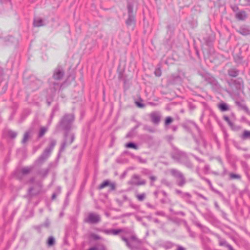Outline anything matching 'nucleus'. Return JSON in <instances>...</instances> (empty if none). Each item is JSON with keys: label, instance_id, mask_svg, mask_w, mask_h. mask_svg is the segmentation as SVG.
I'll use <instances>...</instances> for the list:
<instances>
[{"label": "nucleus", "instance_id": "a878e982", "mask_svg": "<svg viewBox=\"0 0 250 250\" xmlns=\"http://www.w3.org/2000/svg\"><path fill=\"white\" fill-rule=\"evenodd\" d=\"M56 143H57V142L55 140L53 139H50L49 146L48 147H47L46 148L50 149V151H52L53 148L56 145Z\"/></svg>", "mask_w": 250, "mask_h": 250}, {"label": "nucleus", "instance_id": "4468645a", "mask_svg": "<svg viewBox=\"0 0 250 250\" xmlns=\"http://www.w3.org/2000/svg\"><path fill=\"white\" fill-rule=\"evenodd\" d=\"M236 18L241 21H244L247 18V15L244 11H241L236 13Z\"/></svg>", "mask_w": 250, "mask_h": 250}, {"label": "nucleus", "instance_id": "e433bc0d", "mask_svg": "<svg viewBox=\"0 0 250 250\" xmlns=\"http://www.w3.org/2000/svg\"><path fill=\"white\" fill-rule=\"evenodd\" d=\"M109 190H114L116 188V185L114 183H110L109 185Z\"/></svg>", "mask_w": 250, "mask_h": 250}, {"label": "nucleus", "instance_id": "49530a36", "mask_svg": "<svg viewBox=\"0 0 250 250\" xmlns=\"http://www.w3.org/2000/svg\"><path fill=\"white\" fill-rule=\"evenodd\" d=\"M202 179L204 180L205 181H206L208 184L209 185V186L210 187H211L212 186V184H211V182L208 179H206V178H204V177H201Z\"/></svg>", "mask_w": 250, "mask_h": 250}, {"label": "nucleus", "instance_id": "680f3d73", "mask_svg": "<svg viewBox=\"0 0 250 250\" xmlns=\"http://www.w3.org/2000/svg\"><path fill=\"white\" fill-rule=\"evenodd\" d=\"M105 250V248L104 246H102V247L100 250Z\"/></svg>", "mask_w": 250, "mask_h": 250}, {"label": "nucleus", "instance_id": "0eeeda50", "mask_svg": "<svg viewBox=\"0 0 250 250\" xmlns=\"http://www.w3.org/2000/svg\"><path fill=\"white\" fill-rule=\"evenodd\" d=\"M50 149L45 148L42 154L40 157L36 160V164L37 165H40L42 164L49 157L51 153Z\"/></svg>", "mask_w": 250, "mask_h": 250}, {"label": "nucleus", "instance_id": "9b49d317", "mask_svg": "<svg viewBox=\"0 0 250 250\" xmlns=\"http://www.w3.org/2000/svg\"><path fill=\"white\" fill-rule=\"evenodd\" d=\"M121 238L125 242L126 246L131 249H138L141 245V244L138 245L137 242H130L126 238L123 236H121Z\"/></svg>", "mask_w": 250, "mask_h": 250}, {"label": "nucleus", "instance_id": "423d86ee", "mask_svg": "<svg viewBox=\"0 0 250 250\" xmlns=\"http://www.w3.org/2000/svg\"><path fill=\"white\" fill-rule=\"evenodd\" d=\"M74 138L75 136L73 134H69L68 133H65L64 140L61 144L60 152L63 151L66 146L70 145L74 141Z\"/></svg>", "mask_w": 250, "mask_h": 250}, {"label": "nucleus", "instance_id": "7c9ffc66", "mask_svg": "<svg viewBox=\"0 0 250 250\" xmlns=\"http://www.w3.org/2000/svg\"><path fill=\"white\" fill-rule=\"evenodd\" d=\"M55 240L53 236H50L47 240V245L48 246H52L54 245Z\"/></svg>", "mask_w": 250, "mask_h": 250}, {"label": "nucleus", "instance_id": "7ed1b4c3", "mask_svg": "<svg viewBox=\"0 0 250 250\" xmlns=\"http://www.w3.org/2000/svg\"><path fill=\"white\" fill-rule=\"evenodd\" d=\"M171 174L177 179V184L180 187H183L186 183V178L183 174L179 170L172 168L170 170Z\"/></svg>", "mask_w": 250, "mask_h": 250}, {"label": "nucleus", "instance_id": "4d7b16f0", "mask_svg": "<svg viewBox=\"0 0 250 250\" xmlns=\"http://www.w3.org/2000/svg\"><path fill=\"white\" fill-rule=\"evenodd\" d=\"M53 116H54L53 113H52V114H51V117H50V121H49V124H50V123H51V120H52V118H53Z\"/></svg>", "mask_w": 250, "mask_h": 250}, {"label": "nucleus", "instance_id": "bf43d9fd", "mask_svg": "<svg viewBox=\"0 0 250 250\" xmlns=\"http://www.w3.org/2000/svg\"><path fill=\"white\" fill-rule=\"evenodd\" d=\"M172 129H173V131H176V129H177V127L175 126H172Z\"/></svg>", "mask_w": 250, "mask_h": 250}, {"label": "nucleus", "instance_id": "5fc2aeb1", "mask_svg": "<svg viewBox=\"0 0 250 250\" xmlns=\"http://www.w3.org/2000/svg\"><path fill=\"white\" fill-rule=\"evenodd\" d=\"M245 1H246V4L250 5V0H245Z\"/></svg>", "mask_w": 250, "mask_h": 250}, {"label": "nucleus", "instance_id": "1a4fd4ad", "mask_svg": "<svg viewBox=\"0 0 250 250\" xmlns=\"http://www.w3.org/2000/svg\"><path fill=\"white\" fill-rule=\"evenodd\" d=\"M229 85L231 86L234 84L237 89H241L243 87V81L242 79L238 78L236 80H231V82H228Z\"/></svg>", "mask_w": 250, "mask_h": 250}, {"label": "nucleus", "instance_id": "58836bf2", "mask_svg": "<svg viewBox=\"0 0 250 250\" xmlns=\"http://www.w3.org/2000/svg\"><path fill=\"white\" fill-rule=\"evenodd\" d=\"M230 177L231 179H240V176L238 174H234V173H231L230 174Z\"/></svg>", "mask_w": 250, "mask_h": 250}, {"label": "nucleus", "instance_id": "6ab92c4d", "mask_svg": "<svg viewBox=\"0 0 250 250\" xmlns=\"http://www.w3.org/2000/svg\"><path fill=\"white\" fill-rule=\"evenodd\" d=\"M238 32L243 36H247L250 34V30L247 27H241Z\"/></svg>", "mask_w": 250, "mask_h": 250}, {"label": "nucleus", "instance_id": "a18cd8bd", "mask_svg": "<svg viewBox=\"0 0 250 250\" xmlns=\"http://www.w3.org/2000/svg\"><path fill=\"white\" fill-rule=\"evenodd\" d=\"M136 104L139 107H144L145 106L144 104L140 103L139 102H136Z\"/></svg>", "mask_w": 250, "mask_h": 250}, {"label": "nucleus", "instance_id": "4c0bfd02", "mask_svg": "<svg viewBox=\"0 0 250 250\" xmlns=\"http://www.w3.org/2000/svg\"><path fill=\"white\" fill-rule=\"evenodd\" d=\"M154 74L156 76L160 77L161 75V71L159 68L155 69Z\"/></svg>", "mask_w": 250, "mask_h": 250}, {"label": "nucleus", "instance_id": "a19ab883", "mask_svg": "<svg viewBox=\"0 0 250 250\" xmlns=\"http://www.w3.org/2000/svg\"><path fill=\"white\" fill-rule=\"evenodd\" d=\"M224 120L227 122V123L231 126H232L233 124L231 122V121L229 120V118L228 116H224Z\"/></svg>", "mask_w": 250, "mask_h": 250}, {"label": "nucleus", "instance_id": "69168bd1", "mask_svg": "<svg viewBox=\"0 0 250 250\" xmlns=\"http://www.w3.org/2000/svg\"><path fill=\"white\" fill-rule=\"evenodd\" d=\"M55 197H56V195H55V194H53L52 195V198L53 199H55Z\"/></svg>", "mask_w": 250, "mask_h": 250}, {"label": "nucleus", "instance_id": "0e129e2a", "mask_svg": "<svg viewBox=\"0 0 250 250\" xmlns=\"http://www.w3.org/2000/svg\"><path fill=\"white\" fill-rule=\"evenodd\" d=\"M195 158L196 160H197L198 161H200V162H202L203 161H202L201 160L199 159L198 158H197V157L195 156Z\"/></svg>", "mask_w": 250, "mask_h": 250}, {"label": "nucleus", "instance_id": "2eb2a0df", "mask_svg": "<svg viewBox=\"0 0 250 250\" xmlns=\"http://www.w3.org/2000/svg\"><path fill=\"white\" fill-rule=\"evenodd\" d=\"M41 188H42V186H41V185H40L39 186V187L38 188V189H36L35 190V191L33 192V191L34 190V188H31L28 189V194L30 196L37 195L40 192Z\"/></svg>", "mask_w": 250, "mask_h": 250}, {"label": "nucleus", "instance_id": "412c9836", "mask_svg": "<svg viewBox=\"0 0 250 250\" xmlns=\"http://www.w3.org/2000/svg\"><path fill=\"white\" fill-rule=\"evenodd\" d=\"M218 107L221 111H228L229 109L228 105L224 103H220L218 105Z\"/></svg>", "mask_w": 250, "mask_h": 250}, {"label": "nucleus", "instance_id": "e2e57ef3", "mask_svg": "<svg viewBox=\"0 0 250 250\" xmlns=\"http://www.w3.org/2000/svg\"><path fill=\"white\" fill-rule=\"evenodd\" d=\"M34 178H31L30 180V183H33L34 181Z\"/></svg>", "mask_w": 250, "mask_h": 250}, {"label": "nucleus", "instance_id": "6e6552de", "mask_svg": "<svg viewBox=\"0 0 250 250\" xmlns=\"http://www.w3.org/2000/svg\"><path fill=\"white\" fill-rule=\"evenodd\" d=\"M150 117L153 124L158 125L160 122L161 115L159 112H153L150 114Z\"/></svg>", "mask_w": 250, "mask_h": 250}, {"label": "nucleus", "instance_id": "de8ad7c7", "mask_svg": "<svg viewBox=\"0 0 250 250\" xmlns=\"http://www.w3.org/2000/svg\"><path fill=\"white\" fill-rule=\"evenodd\" d=\"M49 225V222L48 220H46L45 223L43 224V225H41V227H48Z\"/></svg>", "mask_w": 250, "mask_h": 250}, {"label": "nucleus", "instance_id": "864d4df0", "mask_svg": "<svg viewBox=\"0 0 250 250\" xmlns=\"http://www.w3.org/2000/svg\"><path fill=\"white\" fill-rule=\"evenodd\" d=\"M175 192H176V193L178 194H183L182 192L180 190H178V189H176L175 190Z\"/></svg>", "mask_w": 250, "mask_h": 250}, {"label": "nucleus", "instance_id": "c03bdc74", "mask_svg": "<svg viewBox=\"0 0 250 250\" xmlns=\"http://www.w3.org/2000/svg\"><path fill=\"white\" fill-rule=\"evenodd\" d=\"M162 183L168 186L170 185V183L166 179H163L162 180Z\"/></svg>", "mask_w": 250, "mask_h": 250}, {"label": "nucleus", "instance_id": "f257e3e1", "mask_svg": "<svg viewBox=\"0 0 250 250\" xmlns=\"http://www.w3.org/2000/svg\"><path fill=\"white\" fill-rule=\"evenodd\" d=\"M171 157L174 160L184 165L188 168H191L193 167L186 153L177 148H173V151L171 153Z\"/></svg>", "mask_w": 250, "mask_h": 250}, {"label": "nucleus", "instance_id": "8fccbe9b", "mask_svg": "<svg viewBox=\"0 0 250 250\" xmlns=\"http://www.w3.org/2000/svg\"><path fill=\"white\" fill-rule=\"evenodd\" d=\"M177 250H186V249L181 246H178Z\"/></svg>", "mask_w": 250, "mask_h": 250}, {"label": "nucleus", "instance_id": "79ce46f5", "mask_svg": "<svg viewBox=\"0 0 250 250\" xmlns=\"http://www.w3.org/2000/svg\"><path fill=\"white\" fill-rule=\"evenodd\" d=\"M149 179L151 180V183H150L151 186H153V182L156 180V179H157L156 177L155 176H150L149 177Z\"/></svg>", "mask_w": 250, "mask_h": 250}, {"label": "nucleus", "instance_id": "aec40b11", "mask_svg": "<svg viewBox=\"0 0 250 250\" xmlns=\"http://www.w3.org/2000/svg\"><path fill=\"white\" fill-rule=\"evenodd\" d=\"M228 73L229 76L232 77H236L239 74V71L233 68L229 69Z\"/></svg>", "mask_w": 250, "mask_h": 250}, {"label": "nucleus", "instance_id": "13d9d810", "mask_svg": "<svg viewBox=\"0 0 250 250\" xmlns=\"http://www.w3.org/2000/svg\"><path fill=\"white\" fill-rule=\"evenodd\" d=\"M158 191H155L154 192V195L157 197V196H158Z\"/></svg>", "mask_w": 250, "mask_h": 250}, {"label": "nucleus", "instance_id": "5701e85b", "mask_svg": "<svg viewBox=\"0 0 250 250\" xmlns=\"http://www.w3.org/2000/svg\"><path fill=\"white\" fill-rule=\"evenodd\" d=\"M135 197L138 201H143L146 197V194L145 193H142L141 194H136L135 195Z\"/></svg>", "mask_w": 250, "mask_h": 250}, {"label": "nucleus", "instance_id": "2f4dec72", "mask_svg": "<svg viewBox=\"0 0 250 250\" xmlns=\"http://www.w3.org/2000/svg\"><path fill=\"white\" fill-rule=\"evenodd\" d=\"M242 138L244 139L250 138V131L245 130L242 135Z\"/></svg>", "mask_w": 250, "mask_h": 250}, {"label": "nucleus", "instance_id": "09e8293b", "mask_svg": "<svg viewBox=\"0 0 250 250\" xmlns=\"http://www.w3.org/2000/svg\"><path fill=\"white\" fill-rule=\"evenodd\" d=\"M128 10L129 15H130V13L132 12V7L130 5H128Z\"/></svg>", "mask_w": 250, "mask_h": 250}, {"label": "nucleus", "instance_id": "052dcab7", "mask_svg": "<svg viewBox=\"0 0 250 250\" xmlns=\"http://www.w3.org/2000/svg\"><path fill=\"white\" fill-rule=\"evenodd\" d=\"M197 195H198V196L199 197H201V198H202V197H203V196H204V195H203L202 194H200V193H198V194H197Z\"/></svg>", "mask_w": 250, "mask_h": 250}, {"label": "nucleus", "instance_id": "dca6fc26", "mask_svg": "<svg viewBox=\"0 0 250 250\" xmlns=\"http://www.w3.org/2000/svg\"><path fill=\"white\" fill-rule=\"evenodd\" d=\"M49 168H42L38 170V174H39L42 178H45L48 174Z\"/></svg>", "mask_w": 250, "mask_h": 250}, {"label": "nucleus", "instance_id": "bb28decb", "mask_svg": "<svg viewBox=\"0 0 250 250\" xmlns=\"http://www.w3.org/2000/svg\"><path fill=\"white\" fill-rule=\"evenodd\" d=\"M182 197L183 198H187V201L188 203H189V204L193 203V202L189 200V199L191 197V195L189 193H188V192L184 193L182 194Z\"/></svg>", "mask_w": 250, "mask_h": 250}, {"label": "nucleus", "instance_id": "20e7f679", "mask_svg": "<svg viewBox=\"0 0 250 250\" xmlns=\"http://www.w3.org/2000/svg\"><path fill=\"white\" fill-rule=\"evenodd\" d=\"M146 181L143 179L138 174H133L130 180L128 182V184L132 186H144L146 184Z\"/></svg>", "mask_w": 250, "mask_h": 250}, {"label": "nucleus", "instance_id": "c9c22d12", "mask_svg": "<svg viewBox=\"0 0 250 250\" xmlns=\"http://www.w3.org/2000/svg\"><path fill=\"white\" fill-rule=\"evenodd\" d=\"M173 121V119L171 117H167L165 120V125H168Z\"/></svg>", "mask_w": 250, "mask_h": 250}, {"label": "nucleus", "instance_id": "473e14b6", "mask_svg": "<svg viewBox=\"0 0 250 250\" xmlns=\"http://www.w3.org/2000/svg\"><path fill=\"white\" fill-rule=\"evenodd\" d=\"M17 133L16 132L9 130L8 131V135L11 138H15L17 136Z\"/></svg>", "mask_w": 250, "mask_h": 250}, {"label": "nucleus", "instance_id": "39448f33", "mask_svg": "<svg viewBox=\"0 0 250 250\" xmlns=\"http://www.w3.org/2000/svg\"><path fill=\"white\" fill-rule=\"evenodd\" d=\"M84 222L89 224H97L101 221V217L97 213L94 212H90L84 218Z\"/></svg>", "mask_w": 250, "mask_h": 250}, {"label": "nucleus", "instance_id": "f3484780", "mask_svg": "<svg viewBox=\"0 0 250 250\" xmlns=\"http://www.w3.org/2000/svg\"><path fill=\"white\" fill-rule=\"evenodd\" d=\"M236 104L239 106L241 109L244 110L246 113L249 114H250V111L249 110L248 107L243 103L241 102H235Z\"/></svg>", "mask_w": 250, "mask_h": 250}, {"label": "nucleus", "instance_id": "4be33fe9", "mask_svg": "<svg viewBox=\"0 0 250 250\" xmlns=\"http://www.w3.org/2000/svg\"><path fill=\"white\" fill-rule=\"evenodd\" d=\"M219 245L220 246H223L227 247L229 249V250H234L233 249V248L232 247V246L231 245L227 244V242L225 240L220 239Z\"/></svg>", "mask_w": 250, "mask_h": 250}, {"label": "nucleus", "instance_id": "393cba45", "mask_svg": "<svg viewBox=\"0 0 250 250\" xmlns=\"http://www.w3.org/2000/svg\"><path fill=\"white\" fill-rule=\"evenodd\" d=\"M30 134L31 131H27L24 133L23 139L22 140V143L25 144L27 142L30 137Z\"/></svg>", "mask_w": 250, "mask_h": 250}, {"label": "nucleus", "instance_id": "a211bd4d", "mask_svg": "<svg viewBox=\"0 0 250 250\" xmlns=\"http://www.w3.org/2000/svg\"><path fill=\"white\" fill-rule=\"evenodd\" d=\"M33 25L36 27L43 26V21L40 18H36L34 20Z\"/></svg>", "mask_w": 250, "mask_h": 250}, {"label": "nucleus", "instance_id": "6e6d98bb", "mask_svg": "<svg viewBox=\"0 0 250 250\" xmlns=\"http://www.w3.org/2000/svg\"><path fill=\"white\" fill-rule=\"evenodd\" d=\"M205 169L206 170H208L209 169V166H208V165H206V166L205 167Z\"/></svg>", "mask_w": 250, "mask_h": 250}, {"label": "nucleus", "instance_id": "f704fd0d", "mask_svg": "<svg viewBox=\"0 0 250 250\" xmlns=\"http://www.w3.org/2000/svg\"><path fill=\"white\" fill-rule=\"evenodd\" d=\"M90 237L95 240H100L101 239V237L99 235L93 233L90 234Z\"/></svg>", "mask_w": 250, "mask_h": 250}, {"label": "nucleus", "instance_id": "37998d69", "mask_svg": "<svg viewBox=\"0 0 250 250\" xmlns=\"http://www.w3.org/2000/svg\"><path fill=\"white\" fill-rule=\"evenodd\" d=\"M172 246V244L170 242L167 243L165 244V247L166 249H170Z\"/></svg>", "mask_w": 250, "mask_h": 250}, {"label": "nucleus", "instance_id": "3c124183", "mask_svg": "<svg viewBox=\"0 0 250 250\" xmlns=\"http://www.w3.org/2000/svg\"><path fill=\"white\" fill-rule=\"evenodd\" d=\"M232 9L233 11L236 12L238 10V7L236 6H234L233 7H232Z\"/></svg>", "mask_w": 250, "mask_h": 250}, {"label": "nucleus", "instance_id": "f8f14e48", "mask_svg": "<svg viewBox=\"0 0 250 250\" xmlns=\"http://www.w3.org/2000/svg\"><path fill=\"white\" fill-rule=\"evenodd\" d=\"M124 229H105L104 230V232L107 234H113L114 235H118L119 233L121 232H124Z\"/></svg>", "mask_w": 250, "mask_h": 250}, {"label": "nucleus", "instance_id": "f03ea898", "mask_svg": "<svg viewBox=\"0 0 250 250\" xmlns=\"http://www.w3.org/2000/svg\"><path fill=\"white\" fill-rule=\"evenodd\" d=\"M74 120V116L72 114H65L60 122V125L65 130H69L71 127L72 123Z\"/></svg>", "mask_w": 250, "mask_h": 250}, {"label": "nucleus", "instance_id": "c85d7f7f", "mask_svg": "<svg viewBox=\"0 0 250 250\" xmlns=\"http://www.w3.org/2000/svg\"><path fill=\"white\" fill-rule=\"evenodd\" d=\"M47 128H46L45 127H42L40 128V130L39 131V137H40V138L42 137L44 135V134L47 131Z\"/></svg>", "mask_w": 250, "mask_h": 250}, {"label": "nucleus", "instance_id": "603ef678", "mask_svg": "<svg viewBox=\"0 0 250 250\" xmlns=\"http://www.w3.org/2000/svg\"><path fill=\"white\" fill-rule=\"evenodd\" d=\"M87 250H98V249L95 247H91Z\"/></svg>", "mask_w": 250, "mask_h": 250}, {"label": "nucleus", "instance_id": "ddd939ff", "mask_svg": "<svg viewBox=\"0 0 250 250\" xmlns=\"http://www.w3.org/2000/svg\"><path fill=\"white\" fill-rule=\"evenodd\" d=\"M63 74L64 73L62 70L60 69H57L54 72L53 78L56 80H60L62 78Z\"/></svg>", "mask_w": 250, "mask_h": 250}, {"label": "nucleus", "instance_id": "b1692460", "mask_svg": "<svg viewBox=\"0 0 250 250\" xmlns=\"http://www.w3.org/2000/svg\"><path fill=\"white\" fill-rule=\"evenodd\" d=\"M134 17L131 15H129L128 18L126 21V23L127 25H131L134 24Z\"/></svg>", "mask_w": 250, "mask_h": 250}, {"label": "nucleus", "instance_id": "338daca9", "mask_svg": "<svg viewBox=\"0 0 250 250\" xmlns=\"http://www.w3.org/2000/svg\"><path fill=\"white\" fill-rule=\"evenodd\" d=\"M203 199H204L205 200H208V198L204 196H203V197H202Z\"/></svg>", "mask_w": 250, "mask_h": 250}, {"label": "nucleus", "instance_id": "ea45409f", "mask_svg": "<svg viewBox=\"0 0 250 250\" xmlns=\"http://www.w3.org/2000/svg\"><path fill=\"white\" fill-rule=\"evenodd\" d=\"M137 160L141 163H146V159H142L141 157H139V156H137L136 157Z\"/></svg>", "mask_w": 250, "mask_h": 250}, {"label": "nucleus", "instance_id": "72a5a7b5", "mask_svg": "<svg viewBox=\"0 0 250 250\" xmlns=\"http://www.w3.org/2000/svg\"><path fill=\"white\" fill-rule=\"evenodd\" d=\"M130 242H137V244L139 245L141 244V241L136 238L135 236H132L130 237Z\"/></svg>", "mask_w": 250, "mask_h": 250}, {"label": "nucleus", "instance_id": "9d476101", "mask_svg": "<svg viewBox=\"0 0 250 250\" xmlns=\"http://www.w3.org/2000/svg\"><path fill=\"white\" fill-rule=\"evenodd\" d=\"M32 167H24L21 169V171L17 174V176L19 179H22L23 176L26 175L32 170Z\"/></svg>", "mask_w": 250, "mask_h": 250}, {"label": "nucleus", "instance_id": "cd10ccee", "mask_svg": "<svg viewBox=\"0 0 250 250\" xmlns=\"http://www.w3.org/2000/svg\"><path fill=\"white\" fill-rule=\"evenodd\" d=\"M110 182L108 180H105L98 187L99 189H102L107 186H109Z\"/></svg>", "mask_w": 250, "mask_h": 250}, {"label": "nucleus", "instance_id": "c756f323", "mask_svg": "<svg viewBox=\"0 0 250 250\" xmlns=\"http://www.w3.org/2000/svg\"><path fill=\"white\" fill-rule=\"evenodd\" d=\"M125 146L128 148H132L134 149H138V146L136 145L135 144L131 142L126 144Z\"/></svg>", "mask_w": 250, "mask_h": 250}, {"label": "nucleus", "instance_id": "774afa93", "mask_svg": "<svg viewBox=\"0 0 250 250\" xmlns=\"http://www.w3.org/2000/svg\"><path fill=\"white\" fill-rule=\"evenodd\" d=\"M163 194L165 195V196H166L167 195V193L165 191H163Z\"/></svg>", "mask_w": 250, "mask_h": 250}]
</instances>
